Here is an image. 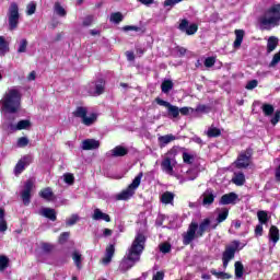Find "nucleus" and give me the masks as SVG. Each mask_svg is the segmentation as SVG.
Returning <instances> with one entry per match:
<instances>
[{"label":"nucleus","instance_id":"obj_6","mask_svg":"<svg viewBox=\"0 0 280 280\" xmlns=\"http://www.w3.org/2000/svg\"><path fill=\"white\" fill-rule=\"evenodd\" d=\"M139 185H141V173L136 176L126 189L115 195L116 200H130L135 196V191L139 189Z\"/></svg>","mask_w":280,"mask_h":280},{"label":"nucleus","instance_id":"obj_33","mask_svg":"<svg viewBox=\"0 0 280 280\" xmlns=\"http://www.w3.org/2000/svg\"><path fill=\"white\" fill-rule=\"evenodd\" d=\"M109 21L112 23H116V25H119V23H121V21H124V14H121V12L112 13Z\"/></svg>","mask_w":280,"mask_h":280},{"label":"nucleus","instance_id":"obj_18","mask_svg":"<svg viewBox=\"0 0 280 280\" xmlns=\"http://www.w3.org/2000/svg\"><path fill=\"white\" fill-rule=\"evenodd\" d=\"M238 196L235 192L225 194L220 199V205H235Z\"/></svg>","mask_w":280,"mask_h":280},{"label":"nucleus","instance_id":"obj_23","mask_svg":"<svg viewBox=\"0 0 280 280\" xmlns=\"http://www.w3.org/2000/svg\"><path fill=\"white\" fill-rule=\"evenodd\" d=\"M172 141H176V137L174 135H165L159 137V143L161 148H165V145H167V143H172Z\"/></svg>","mask_w":280,"mask_h":280},{"label":"nucleus","instance_id":"obj_40","mask_svg":"<svg viewBox=\"0 0 280 280\" xmlns=\"http://www.w3.org/2000/svg\"><path fill=\"white\" fill-rule=\"evenodd\" d=\"M88 113L89 110L86 109V107H77V109L73 112V116L83 119Z\"/></svg>","mask_w":280,"mask_h":280},{"label":"nucleus","instance_id":"obj_44","mask_svg":"<svg viewBox=\"0 0 280 280\" xmlns=\"http://www.w3.org/2000/svg\"><path fill=\"white\" fill-rule=\"evenodd\" d=\"M26 14L27 16H32V14H36V2H30L26 5Z\"/></svg>","mask_w":280,"mask_h":280},{"label":"nucleus","instance_id":"obj_34","mask_svg":"<svg viewBox=\"0 0 280 280\" xmlns=\"http://www.w3.org/2000/svg\"><path fill=\"white\" fill-rule=\"evenodd\" d=\"M210 272L213 275V277H217V279H231L233 277L230 273L224 271H217L215 269H211Z\"/></svg>","mask_w":280,"mask_h":280},{"label":"nucleus","instance_id":"obj_25","mask_svg":"<svg viewBox=\"0 0 280 280\" xmlns=\"http://www.w3.org/2000/svg\"><path fill=\"white\" fill-rule=\"evenodd\" d=\"M269 240L273 244H277V242H279V229L275 225H272L269 230Z\"/></svg>","mask_w":280,"mask_h":280},{"label":"nucleus","instance_id":"obj_2","mask_svg":"<svg viewBox=\"0 0 280 280\" xmlns=\"http://www.w3.org/2000/svg\"><path fill=\"white\" fill-rule=\"evenodd\" d=\"M141 259V234L138 233L131 246L127 249L125 256L119 261L118 272L126 275L128 270H132L135 265Z\"/></svg>","mask_w":280,"mask_h":280},{"label":"nucleus","instance_id":"obj_62","mask_svg":"<svg viewBox=\"0 0 280 280\" xmlns=\"http://www.w3.org/2000/svg\"><path fill=\"white\" fill-rule=\"evenodd\" d=\"M0 231L1 233H5L8 231V222L4 219H0Z\"/></svg>","mask_w":280,"mask_h":280},{"label":"nucleus","instance_id":"obj_8","mask_svg":"<svg viewBox=\"0 0 280 280\" xmlns=\"http://www.w3.org/2000/svg\"><path fill=\"white\" fill-rule=\"evenodd\" d=\"M8 19H9V30L14 32L16 27H19V19L21 15L19 14V4L16 2H12L9 7L8 11Z\"/></svg>","mask_w":280,"mask_h":280},{"label":"nucleus","instance_id":"obj_35","mask_svg":"<svg viewBox=\"0 0 280 280\" xmlns=\"http://www.w3.org/2000/svg\"><path fill=\"white\" fill-rule=\"evenodd\" d=\"M257 218H258L259 224H268V212L264 210H259L257 212Z\"/></svg>","mask_w":280,"mask_h":280},{"label":"nucleus","instance_id":"obj_36","mask_svg":"<svg viewBox=\"0 0 280 280\" xmlns=\"http://www.w3.org/2000/svg\"><path fill=\"white\" fill-rule=\"evenodd\" d=\"M162 93H170L174 89V83L170 80H165L161 85Z\"/></svg>","mask_w":280,"mask_h":280},{"label":"nucleus","instance_id":"obj_21","mask_svg":"<svg viewBox=\"0 0 280 280\" xmlns=\"http://www.w3.org/2000/svg\"><path fill=\"white\" fill-rule=\"evenodd\" d=\"M39 214H42L44 218H48V220H51V222H56V210L51 208L42 209Z\"/></svg>","mask_w":280,"mask_h":280},{"label":"nucleus","instance_id":"obj_61","mask_svg":"<svg viewBox=\"0 0 280 280\" xmlns=\"http://www.w3.org/2000/svg\"><path fill=\"white\" fill-rule=\"evenodd\" d=\"M122 32H139V27L133 25H127L122 27Z\"/></svg>","mask_w":280,"mask_h":280},{"label":"nucleus","instance_id":"obj_55","mask_svg":"<svg viewBox=\"0 0 280 280\" xmlns=\"http://www.w3.org/2000/svg\"><path fill=\"white\" fill-rule=\"evenodd\" d=\"M257 80H252L246 84L245 89H247V91H253V89H257Z\"/></svg>","mask_w":280,"mask_h":280},{"label":"nucleus","instance_id":"obj_53","mask_svg":"<svg viewBox=\"0 0 280 280\" xmlns=\"http://www.w3.org/2000/svg\"><path fill=\"white\" fill-rule=\"evenodd\" d=\"M160 250L161 253L167 254L170 250H172V245H170V243H164L160 245Z\"/></svg>","mask_w":280,"mask_h":280},{"label":"nucleus","instance_id":"obj_19","mask_svg":"<svg viewBox=\"0 0 280 280\" xmlns=\"http://www.w3.org/2000/svg\"><path fill=\"white\" fill-rule=\"evenodd\" d=\"M279 45V38L276 36H270L267 40V52L272 54Z\"/></svg>","mask_w":280,"mask_h":280},{"label":"nucleus","instance_id":"obj_51","mask_svg":"<svg viewBox=\"0 0 280 280\" xmlns=\"http://www.w3.org/2000/svg\"><path fill=\"white\" fill-rule=\"evenodd\" d=\"M183 161L184 163H188V165H191V163L194 162V155L185 152L183 153Z\"/></svg>","mask_w":280,"mask_h":280},{"label":"nucleus","instance_id":"obj_20","mask_svg":"<svg viewBox=\"0 0 280 280\" xmlns=\"http://www.w3.org/2000/svg\"><path fill=\"white\" fill-rule=\"evenodd\" d=\"M92 218L93 220H96V221L104 220V222H110V215L102 212V210L98 208L94 210Z\"/></svg>","mask_w":280,"mask_h":280},{"label":"nucleus","instance_id":"obj_29","mask_svg":"<svg viewBox=\"0 0 280 280\" xmlns=\"http://www.w3.org/2000/svg\"><path fill=\"white\" fill-rule=\"evenodd\" d=\"M161 200L163 205H172V202H174V192H164L161 197Z\"/></svg>","mask_w":280,"mask_h":280},{"label":"nucleus","instance_id":"obj_9","mask_svg":"<svg viewBox=\"0 0 280 280\" xmlns=\"http://www.w3.org/2000/svg\"><path fill=\"white\" fill-rule=\"evenodd\" d=\"M106 89V81L104 79H97L96 81H92L88 85V93L92 97H100L104 93Z\"/></svg>","mask_w":280,"mask_h":280},{"label":"nucleus","instance_id":"obj_26","mask_svg":"<svg viewBox=\"0 0 280 280\" xmlns=\"http://www.w3.org/2000/svg\"><path fill=\"white\" fill-rule=\"evenodd\" d=\"M8 51H10V47L8 46L5 37L0 36V56H5Z\"/></svg>","mask_w":280,"mask_h":280},{"label":"nucleus","instance_id":"obj_60","mask_svg":"<svg viewBox=\"0 0 280 280\" xmlns=\"http://www.w3.org/2000/svg\"><path fill=\"white\" fill-rule=\"evenodd\" d=\"M279 120H280V110H277L275 116L271 118L272 126H277V124H279Z\"/></svg>","mask_w":280,"mask_h":280},{"label":"nucleus","instance_id":"obj_11","mask_svg":"<svg viewBox=\"0 0 280 280\" xmlns=\"http://www.w3.org/2000/svg\"><path fill=\"white\" fill-rule=\"evenodd\" d=\"M155 102L159 106H164V108H167V113H168L170 117H173L174 119H176L178 117V115H180V110H179L178 106L172 105L170 102L164 101L159 97L155 98Z\"/></svg>","mask_w":280,"mask_h":280},{"label":"nucleus","instance_id":"obj_3","mask_svg":"<svg viewBox=\"0 0 280 280\" xmlns=\"http://www.w3.org/2000/svg\"><path fill=\"white\" fill-rule=\"evenodd\" d=\"M209 226H211V219L209 218L203 219L199 225L196 222H191L187 232L183 234V244L189 246L196 237H202L209 231Z\"/></svg>","mask_w":280,"mask_h":280},{"label":"nucleus","instance_id":"obj_16","mask_svg":"<svg viewBox=\"0 0 280 280\" xmlns=\"http://www.w3.org/2000/svg\"><path fill=\"white\" fill-rule=\"evenodd\" d=\"M82 150H97L100 148V141L95 139H85L81 144Z\"/></svg>","mask_w":280,"mask_h":280},{"label":"nucleus","instance_id":"obj_43","mask_svg":"<svg viewBox=\"0 0 280 280\" xmlns=\"http://www.w3.org/2000/svg\"><path fill=\"white\" fill-rule=\"evenodd\" d=\"M187 174L190 175V176L180 179L179 183L183 184L186 180H196V178H198V172L197 171H188Z\"/></svg>","mask_w":280,"mask_h":280},{"label":"nucleus","instance_id":"obj_4","mask_svg":"<svg viewBox=\"0 0 280 280\" xmlns=\"http://www.w3.org/2000/svg\"><path fill=\"white\" fill-rule=\"evenodd\" d=\"M262 30H272L280 23V4H273L266 10L264 15L259 19Z\"/></svg>","mask_w":280,"mask_h":280},{"label":"nucleus","instance_id":"obj_48","mask_svg":"<svg viewBox=\"0 0 280 280\" xmlns=\"http://www.w3.org/2000/svg\"><path fill=\"white\" fill-rule=\"evenodd\" d=\"M80 220V217L78 214H72L69 219H67L66 224L67 226H73Z\"/></svg>","mask_w":280,"mask_h":280},{"label":"nucleus","instance_id":"obj_45","mask_svg":"<svg viewBox=\"0 0 280 280\" xmlns=\"http://www.w3.org/2000/svg\"><path fill=\"white\" fill-rule=\"evenodd\" d=\"M63 180L67 185H73V183H75V177L71 173H66L63 175Z\"/></svg>","mask_w":280,"mask_h":280},{"label":"nucleus","instance_id":"obj_64","mask_svg":"<svg viewBox=\"0 0 280 280\" xmlns=\"http://www.w3.org/2000/svg\"><path fill=\"white\" fill-rule=\"evenodd\" d=\"M93 23V15H89L84 19L83 21V25L84 27H89V25H91Z\"/></svg>","mask_w":280,"mask_h":280},{"label":"nucleus","instance_id":"obj_22","mask_svg":"<svg viewBox=\"0 0 280 280\" xmlns=\"http://www.w3.org/2000/svg\"><path fill=\"white\" fill-rule=\"evenodd\" d=\"M232 183L234 185H237V187H242V185H244V183H246V176L242 172L234 173V176L232 178Z\"/></svg>","mask_w":280,"mask_h":280},{"label":"nucleus","instance_id":"obj_63","mask_svg":"<svg viewBox=\"0 0 280 280\" xmlns=\"http://www.w3.org/2000/svg\"><path fill=\"white\" fill-rule=\"evenodd\" d=\"M165 279V273L163 271H158L154 276L152 280H163Z\"/></svg>","mask_w":280,"mask_h":280},{"label":"nucleus","instance_id":"obj_52","mask_svg":"<svg viewBox=\"0 0 280 280\" xmlns=\"http://www.w3.org/2000/svg\"><path fill=\"white\" fill-rule=\"evenodd\" d=\"M255 235L257 237H261V235H264V224L258 223V225H256V228H255Z\"/></svg>","mask_w":280,"mask_h":280},{"label":"nucleus","instance_id":"obj_47","mask_svg":"<svg viewBox=\"0 0 280 280\" xmlns=\"http://www.w3.org/2000/svg\"><path fill=\"white\" fill-rule=\"evenodd\" d=\"M196 32H198V25L190 24L188 26V28L186 30L185 34H187V36H194V34H196Z\"/></svg>","mask_w":280,"mask_h":280},{"label":"nucleus","instance_id":"obj_57","mask_svg":"<svg viewBox=\"0 0 280 280\" xmlns=\"http://www.w3.org/2000/svg\"><path fill=\"white\" fill-rule=\"evenodd\" d=\"M213 65H215V58H213V57H208V58L205 60V67L211 68V67H213Z\"/></svg>","mask_w":280,"mask_h":280},{"label":"nucleus","instance_id":"obj_54","mask_svg":"<svg viewBox=\"0 0 280 280\" xmlns=\"http://www.w3.org/2000/svg\"><path fill=\"white\" fill-rule=\"evenodd\" d=\"M189 27V21L187 20H182L178 30H180V32H187V28Z\"/></svg>","mask_w":280,"mask_h":280},{"label":"nucleus","instance_id":"obj_59","mask_svg":"<svg viewBox=\"0 0 280 280\" xmlns=\"http://www.w3.org/2000/svg\"><path fill=\"white\" fill-rule=\"evenodd\" d=\"M182 115H189V113H195V109L191 107H182L179 108Z\"/></svg>","mask_w":280,"mask_h":280},{"label":"nucleus","instance_id":"obj_1","mask_svg":"<svg viewBox=\"0 0 280 280\" xmlns=\"http://www.w3.org/2000/svg\"><path fill=\"white\" fill-rule=\"evenodd\" d=\"M21 108V92L16 88L9 89L0 100V112L5 121V117H14Z\"/></svg>","mask_w":280,"mask_h":280},{"label":"nucleus","instance_id":"obj_27","mask_svg":"<svg viewBox=\"0 0 280 280\" xmlns=\"http://www.w3.org/2000/svg\"><path fill=\"white\" fill-rule=\"evenodd\" d=\"M235 36H236V38L234 40V47H242V42L244 40V31L236 30Z\"/></svg>","mask_w":280,"mask_h":280},{"label":"nucleus","instance_id":"obj_50","mask_svg":"<svg viewBox=\"0 0 280 280\" xmlns=\"http://www.w3.org/2000/svg\"><path fill=\"white\" fill-rule=\"evenodd\" d=\"M28 143H30V139H27V137H21L18 140L19 148H25L26 145H28Z\"/></svg>","mask_w":280,"mask_h":280},{"label":"nucleus","instance_id":"obj_17","mask_svg":"<svg viewBox=\"0 0 280 280\" xmlns=\"http://www.w3.org/2000/svg\"><path fill=\"white\" fill-rule=\"evenodd\" d=\"M113 257H115V245L110 244L105 249V257L102 259V262L107 266L113 261Z\"/></svg>","mask_w":280,"mask_h":280},{"label":"nucleus","instance_id":"obj_12","mask_svg":"<svg viewBox=\"0 0 280 280\" xmlns=\"http://www.w3.org/2000/svg\"><path fill=\"white\" fill-rule=\"evenodd\" d=\"M32 189H34V180L28 179L25 182L24 189L21 192V198L25 206L30 205L31 202Z\"/></svg>","mask_w":280,"mask_h":280},{"label":"nucleus","instance_id":"obj_37","mask_svg":"<svg viewBox=\"0 0 280 280\" xmlns=\"http://www.w3.org/2000/svg\"><path fill=\"white\" fill-rule=\"evenodd\" d=\"M10 266V258L8 256H0V272H3Z\"/></svg>","mask_w":280,"mask_h":280},{"label":"nucleus","instance_id":"obj_14","mask_svg":"<svg viewBox=\"0 0 280 280\" xmlns=\"http://www.w3.org/2000/svg\"><path fill=\"white\" fill-rule=\"evenodd\" d=\"M200 200H202L203 207H209L210 205H213L215 200V194L213 192V189L208 188L200 197Z\"/></svg>","mask_w":280,"mask_h":280},{"label":"nucleus","instance_id":"obj_5","mask_svg":"<svg viewBox=\"0 0 280 280\" xmlns=\"http://www.w3.org/2000/svg\"><path fill=\"white\" fill-rule=\"evenodd\" d=\"M14 119H16L14 115L5 116V120L2 124L3 128L16 132L18 130H27L32 126V122L27 119L20 120L18 124H14Z\"/></svg>","mask_w":280,"mask_h":280},{"label":"nucleus","instance_id":"obj_15","mask_svg":"<svg viewBox=\"0 0 280 280\" xmlns=\"http://www.w3.org/2000/svg\"><path fill=\"white\" fill-rule=\"evenodd\" d=\"M31 163H32V158L30 156H24L23 159H21L14 168L15 176H19V174H22L25 167H27V165H30Z\"/></svg>","mask_w":280,"mask_h":280},{"label":"nucleus","instance_id":"obj_46","mask_svg":"<svg viewBox=\"0 0 280 280\" xmlns=\"http://www.w3.org/2000/svg\"><path fill=\"white\" fill-rule=\"evenodd\" d=\"M226 218H229V211L225 209L222 212L219 213L218 218H217V222L218 224L224 222V220H226Z\"/></svg>","mask_w":280,"mask_h":280},{"label":"nucleus","instance_id":"obj_42","mask_svg":"<svg viewBox=\"0 0 280 280\" xmlns=\"http://www.w3.org/2000/svg\"><path fill=\"white\" fill-rule=\"evenodd\" d=\"M262 113L266 115V117H270V115L275 113V107L270 104H264Z\"/></svg>","mask_w":280,"mask_h":280},{"label":"nucleus","instance_id":"obj_58","mask_svg":"<svg viewBox=\"0 0 280 280\" xmlns=\"http://www.w3.org/2000/svg\"><path fill=\"white\" fill-rule=\"evenodd\" d=\"M183 0H165L164 8L176 5V3H180Z\"/></svg>","mask_w":280,"mask_h":280},{"label":"nucleus","instance_id":"obj_10","mask_svg":"<svg viewBox=\"0 0 280 280\" xmlns=\"http://www.w3.org/2000/svg\"><path fill=\"white\" fill-rule=\"evenodd\" d=\"M250 156H253V152L250 150H246L240 153L235 165L238 170H246L248 165H250Z\"/></svg>","mask_w":280,"mask_h":280},{"label":"nucleus","instance_id":"obj_39","mask_svg":"<svg viewBox=\"0 0 280 280\" xmlns=\"http://www.w3.org/2000/svg\"><path fill=\"white\" fill-rule=\"evenodd\" d=\"M27 40L25 38H22L19 43H18V54H25V51H27Z\"/></svg>","mask_w":280,"mask_h":280},{"label":"nucleus","instance_id":"obj_56","mask_svg":"<svg viewBox=\"0 0 280 280\" xmlns=\"http://www.w3.org/2000/svg\"><path fill=\"white\" fill-rule=\"evenodd\" d=\"M69 232H63L60 236H59V244H66L67 240H69Z\"/></svg>","mask_w":280,"mask_h":280},{"label":"nucleus","instance_id":"obj_49","mask_svg":"<svg viewBox=\"0 0 280 280\" xmlns=\"http://www.w3.org/2000/svg\"><path fill=\"white\" fill-rule=\"evenodd\" d=\"M211 110V107L210 106H207V105H198L196 108H195V113H203V114H207Z\"/></svg>","mask_w":280,"mask_h":280},{"label":"nucleus","instance_id":"obj_38","mask_svg":"<svg viewBox=\"0 0 280 280\" xmlns=\"http://www.w3.org/2000/svg\"><path fill=\"white\" fill-rule=\"evenodd\" d=\"M220 135H222V131L220 129H218L217 127L211 126L208 130H207V136L209 138H215V137H220Z\"/></svg>","mask_w":280,"mask_h":280},{"label":"nucleus","instance_id":"obj_31","mask_svg":"<svg viewBox=\"0 0 280 280\" xmlns=\"http://www.w3.org/2000/svg\"><path fill=\"white\" fill-rule=\"evenodd\" d=\"M54 12L58 16H67V10L63 9V7H62V4H60V2H55Z\"/></svg>","mask_w":280,"mask_h":280},{"label":"nucleus","instance_id":"obj_24","mask_svg":"<svg viewBox=\"0 0 280 280\" xmlns=\"http://www.w3.org/2000/svg\"><path fill=\"white\" fill-rule=\"evenodd\" d=\"M112 156H126V154H128V149H126L125 147L118 145L116 148H114L110 151Z\"/></svg>","mask_w":280,"mask_h":280},{"label":"nucleus","instance_id":"obj_28","mask_svg":"<svg viewBox=\"0 0 280 280\" xmlns=\"http://www.w3.org/2000/svg\"><path fill=\"white\" fill-rule=\"evenodd\" d=\"M234 268L236 279H242V277H244V265L242 261H236Z\"/></svg>","mask_w":280,"mask_h":280},{"label":"nucleus","instance_id":"obj_41","mask_svg":"<svg viewBox=\"0 0 280 280\" xmlns=\"http://www.w3.org/2000/svg\"><path fill=\"white\" fill-rule=\"evenodd\" d=\"M72 259L77 266V268H80L81 264H82V254H80V252H73L72 253Z\"/></svg>","mask_w":280,"mask_h":280},{"label":"nucleus","instance_id":"obj_30","mask_svg":"<svg viewBox=\"0 0 280 280\" xmlns=\"http://www.w3.org/2000/svg\"><path fill=\"white\" fill-rule=\"evenodd\" d=\"M40 198H44V200H51L54 198V191H51V188L47 187L39 191Z\"/></svg>","mask_w":280,"mask_h":280},{"label":"nucleus","instance_id":"obj_32","mask_svg":"<svg viewBox=\"0 0 280 280\" xmlns=\"http://www.w3.org/2000/svg\"><path fill=\"white\" fill-rule=\"evenodd\" d=\"M97 121V115L96 114H91L90 116H84V118L82 119V124H84V126H93V122Z\"/></svg>","mask_w":280,"mask_h":280},{"label":"nucleus","instance_id":"obj_13","mask_svg":"<svg viewBox=\"0 0 280 280\" xmlns=\"http://www.w3.org/2000/svg\"><path fill=\"white\" fill-rule=\"evenodd\" d=\"M176 163V160L165 156L164 160L161 163L162 171L165 174H168V176H174V165Z\"/></svg>","mask_w":280,"mask_h":280},{"label":"nucleus","instance_id":"obj_7","mask_svg":"<svg viewBox=\"0 0 280 280\" xmlns=\"http://www.w3.org/2000/svg\"><path fill=\"white\" fill-rule=\"evenodd\" d=\"M240 241H233L229 246H226L222 255L224 269L229 268V261H231V259H235V253L240 250Z\"/></svg>","mask_w":280,"mask_h":280}]
</instances>
